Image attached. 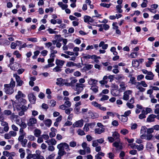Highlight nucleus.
I'll return each instance as SVG.
<instances>
[{
	"label": "nucleus",
	"instance_id": "1",
	"mask_svg": "<svg viewBox=\"0 0 159 159\" xmlns=\"http://www.w3.org/2000/svg\"><path fill=\"white\" fill-rule=\"evenodd\" d=\"M84 84L80 83H76V84L73 89L74 90L76 91V92L74 93L73 95L75 96L79 94L83 90Z\"/></svg>",
	"mask_w": 159,
	"mask_h": 159
},
{
	"label": "nucleus",
	"instance_id": "2",
	"mask_svg": "<svg viewBox=\"0 0 159 159\" xmlns=\"http://www.w3.org/2000/svg\"><path fill=\"white\" fill-rule=\"evenodd\" d=\"M4 90L7 94H11L14 92V88L9 86V84H4Z\"/></svg>",
	"mask_w": 159,
	"mask_h": 159
},
{
	"label": "nucleus",
	"instance_id": "3",
	"mask_svg": "<svg viewBox=\"0 0 159 159\" xmlns=\"http://www.w3.org/2000/svg\"><path fill=\"white\" fill-rule=\"evenodd\" d=\"M37 123V119L35 118L31 117L28 120L27 125L29 126H33Z\"/></svg>",
	"mask_w": 159,
	"mask_h": 159
},
{
	"label": "nucleus",
	"instance_id": "4",
	"mask_svg": "<svg viewBox=\"0 0 159 159\" xmlns=\"http://www.w3.org/2000/svg\"><path fill=\"white\" fill-rule=\"evenodd\" d=\"M13 77L16 78V81L17 83V86H21L24 84V82L21 80L20 77L16 74H14Z\"/></svg>",
	"mask_w": 159,
	"mask_h": 159
},
{
	"label": "nucleus",
	"instance_id": "5",
	"mask_svg": "<svg viewBox=\"0 0 159 159\" xmlns=\"http://www.w3.org/2000/svg\"><path fill=\"white\" fill-rule=\"evenodd\" d=\"M113 146L117 148V149L121 150L123 148L122 143L120 142V139H118L113 144Z\"/></svg>",
	"mask_w": 159,
	"mask_h": 159
},
{
	"label": "nucleus",
	"instance_id": "6",
	"mask_svg": "<svg viewBox=\"0 0 159 159\" xmlns=\"http://www.w3.org/2000/svg\"><path fill=\"white\" fill-rule=\"evenodd\" d=\"M132 92L129 90L126 91L124 93L123 99L125 100H128L129 98V95L131 94Z\"/></svg>",
	"mask_w": 159,
	"mask_h": 159
},
{
	"label": "nucleus",
	"instance_id": "7",
	"mask_svg": "<svg viewBox=\"0 0 159 159\" xmlns=\"http://www.w3.org/2000/svg\"><path fill=\"white\" fill-rule=\"evenodd\" d=\"M93 18L88 16H85L84 17V22L90 24V23H93L94 21Z\"/></svg>",
	"mask_w": 159,
	"mask_h": 159
},
{
	"label": "nucleus",
	"instance_id": "8",
	"mask_svg": "<svg viewBox=\"0 0 159 159\" xmlns=\"http://www.w3.org/2000/svg\"><path fill=\"white\" fill-rule=\"evenodd\" d=\"M84 121L83 120H81L76 121L73 125L74 127H81L83 125Z\"/></svg>",
	"mask_w": 159,
	"mask_h": 159
},
{
	"label": "nucleus",
	"instance_id": "9",
	"mask_svg": "<svg viewBox=\"0 0 159 159\" xmlns=\"http://www.w3.org/2000/svg\"><path fill=\"white\" fill-rule=\"evenodd\" d=\"M29 101L32 103L34 104L35 102L36 97L32 93H30L28 95Z\"/></svg>",
	"mask_w": 159,
	"mask_h": 159
},
{
	"label": "nucleus",
	"instance_id": "10",
	"mask_svg": "<svg viewBox=\"0 0 159 159\" xmlns=\"http://www.w3.org/2000/svg\"><path fill=\"white\" fill-rule=\"evenodd\" d=\"M157 117V116L154 114H151L149 115L147 119V122H151L155 121V118Z\"/></svg>",
	"mask_w": 159,
	"mask_h": 159
},
{
	"label": "nucleus",
	"instance_id": "11",
	"mask_svg": "<svg viewBox=\"0 0 159 159\" xmlns=\"http://www.w3.org/2000/svg\"><path fill=\"white\" fill-rule=\"evenodd\" d=\"M97 56L95 55H90L88 54H84L83 55V58L85 59H96Z\"/></svg>",
	"mask_w": 159,
	"mask_h": 159
},
{
	"label": "nucleus",
	"instance_id": "12",
	"mask_svg": "<svg viewBox=\"0 0 159 159\" xmlns=\"http://www.w3.org/2000/svg\"><path fill=\"white\" fill-rule=\"evenodd\" d=\"M45 142L49 145H55L57 143V141L54 139L53 138L46 140Z\"/></svg>",
	"mask_w": 159,
	"mask_h": 159
},
{
	"label": "nucleus",
	"instance_id": "13",
	"mask_svg": "<svg viewBox=\"0 0 159 159\" xmlns=\"http://www.w3.org/2000/svg\"><path fill=\"white\" fill-rule=\"evenodd\" d=\"M66 154L64 149L58 150V156H57V159H60L62 156Z\"/></svg>",
	"mask_w": 159,
	"mask_h": 159
},
{
	"label": "nucleus",
	"instance_id": "14",
	"mask_svg": "<svg viewBox=\"0 0 159 159\" xmlns=\"http://www.w3.org/2000/svg\"><path fill=\"white\" fill-rule=\"evenodd\" d=\"M51 132L49 134V137L50 138H52L54 137L56 135V133L57 132V130L56 129L53 127H52L51 129Z\"/></svg>",
	"mask_w": 159,
	"mask_h": 159
},
{
	"label": "nucleus",
	"instance_id": "15",
	"mask_svg": "<svg viewBox=\"0 0 159 159\" xmlns=\"http://www.w3.org/2000/svg\"><path fill=\"white\" fill-rule=\"evenodd\" d=\"M65 62V61H64L60 59H57L56 60V64L57 65L59 66L62 68Z\"/></svg>",
	"mask_w": 159,
	"mask_h": 159
},
{
	"label": "nucleus",
	"instance_id": "16",
	"mask_svg": "<svg viewBox=\"0 0 159 159\" xmlns=\"http://www.w3.org/2000/svg\"><path fill=\"white\" fill-rule=\"evenodd\" d=\"M118 118L122 122H126L128 120V117L125 116L124 115H122L121 116L118 115Z\"/></svg>",
	"mask_w": 159,
	"mask_h": 159
},
{
	"label": "nucleus",
	"instance_id": "17",
	"mask_svg": "<svg viewBox=\"0 0 159 159\" xmlns=\"http://www.w3.org/2000/svg\"><path fill=\"white\" fill-rule=\"evenodd\" d=\"M141 85V84L140 83V82H137V83H135V85L136 86V88L139 89L141 92H144L145 91V89L143 88Z\"/></svg>",
	"mask_w": 159,
	"mask_h": 159
},
{
	"label": "nucleus",
	"instance_id": "18",
	"mask_svg": "<svg viewBox=\"0 0 159 159\" xmlns=\"http://www.w3.org/2000/svg\"><path fill=\"white\" fill-rule=\"evenodd\" d=\"M88 114H89V116L93 119H95L98 117L99 115L96 113H93V112L89 111L88 112Z\"/></svg>",
	"mask_w": 159,
	"mask_h": 159
},
{
	"label": "nucleus",
	"instance_id": "19",
	"mask_svg": "<svg viewBox=\"0 0 159 159\" xmlns=\"http://www.w3.org/2000/svg\"><path fill=\"white\" fill-rule=\"evenodd\" d=\"M21 97L25 98V95L22 93L21 91H19L17 92V94L16 95L15 98L17 99H18L21 98L20 97Z\"/></svg>",
	"mask_w": 159,
	"mask_h": 159
},
{
	"label": "nucleus",
	"instance_id": "20",
	"mask_svg": "<svg viewBox=\"0 0 159 159\" xmlns=\"http://www.w3.org/2000/svg\"><path fill=\"white\" fill-rule=\"evenodd\" d=\"M119 85L120 87L119 90L121 91H122V90H125L127 86V85L125 84L124 82H120Z\"/></svg>",
	"mask_w": 159,
	"mask_h": 159
},
{
	"label": "nucleus",
	"instance_id": "21",
	"mask_svg": "<svg viewBox=\"0 0 159 159\" xmlns=\"http://www.w3.org/2000/svg\"><path fill=\"white\" fill-rule=\"evenodd\" d=\"M108 79V76H107L106 75L104 76L103 80H102L100 81H99V83L102 84H107L108 82V80L107 79Z\"/></svg>",
	"mask_w": 159,
	"mask_h": 159
},
{
	"label": "nucleus",
	"instance_id": "22",
	"mask_svg": "<svg viewBox=\"0 0 159 159\" xmlns=\"http://www.w3.org/2000/svg\"><path fill=\"white\" fill-rule=\"evenodd\" d=\"M105 129L104 128H96L94 129L95 133L96 134H100L104 132Z\"/></svg>",
	"mask_w": 159,
	"mask_h": 159
},
{
	"label": "nucleus",
	"instance_id": "23",
	"mask_svg": "<svg viewBox=\"0 0 159 159\" xmlns=\"http://www.w3.org/2000/svg\"><path fill=\"white\" fill-rule=\"evenodd\" d=\"M98 46L100 47H102V49L105 50L107 48L108 45L107 44H105V42H104L101 41Z\"/></svg>",
	"mask_w": 159,
	"mask_h": 159
},
{
	"label": "nucleus",
	"instance_id": "24",
	"mask_svg": "<svg viewBox=\"0 0 159 159\" xmlns=\"http://www.w3.org/2000/svg\"><path fill=\"white\" fill-rule=\"evenodd\" d=\"M112 136L114 139L116 140H117L118 139H120L119 138L120 137V134H119L117 132L115 131L112 132Z\"/></svg>",
	"mask_w": 159,
	"mask_h": 159
},
{
	"label": "nucleus",
	"instance_id": "25",
	"mask_svg": "<svg viewBox=\"0 0 159 159\" xmlns=\"http://www.w3.org/2000/svg\"><path fill=\"white\" fill-rule=\"evenodd\" d=\"M43 122L45 125L48 127L51 125L52 123V120L50 119H47L44 121Z\"/></svg>",
	"mask_w": 159,
	"mask_h": 159
},
{
	"label": "nucleus",
	"instance_id": "26",
	"mask_svg": "<svg viewBox=\"0 0 159 159\" xmlns=\"http://www.w3.org/2000/svg\"><path fill=\"white\" fill-rule=\"evenodd\" d=\"M57 80L56 84L57 85L60 86H62L64 85V83L62 82L63 79L61 78H57Z\"/></svg>",
	"mask_w": 159,
	"mask_h": 159
},
{
	"label": "nucleus",
	"instance_id": "27",
	"mask_svg": "<svg viewBox=\"0 0 159 159\" xmlns=\"http://www.w3.org/2000/svg\"><path fill=\"white\" fill-rule=\"evenodd\" d=\"M34 134L36 137H39L40 135L41 134V131L39 129H35L34 130Z\"/></svg>",
	"mask_w": 159,
	"mask_h": 159
},
{
	"label": "nucleus",
	"instance_id": "28",
	"mask_svg": "<svg viewBox=\"0 0 159 159\" xmlns=\"http://www.w3.org/2000/svg\"><path fill=\"white\" fill-rule=\"evenodd\" d=\"M85 66L83 67V69L85 70H88L93 67V65L91 64H84Z\"/></svg>",
	"mask_w": 159,
	"mask_h": 159
},
{
	"label": "nucleus",
	"instance_id": "29",
	"mask_svg": "<svg viewBox=\"0 0 159 159\" xmlns=\"http://www.w3.org/2000/svg\"><path fill=\"white\" fill-rule=\"evenodd\" d=\"M90 89L94 93H96L98 92V87L96 85H92L91 86Z\"/></svg>",
	"mask_w": 159,
	"mask_h": 159
},
{
	"label": "nucleus",
	"instance_id": "30",
	"mask_svg": "<svg viewBox=\"0 0 159 159\" xmlns=\"http://www.w3.org/2000/svg\"><path fill=\"white\" fill-rule=\"evenodd\" d=\"M115 79L117 80H122L125 79V76L122 74L116 75Z\"/></svg>",
	"mask_w": 159,
	"mask_h": 159
},
{
	"label": "nucleus",
	"instance_id": "31",
	"mask_svg": "<svg viewBox=\"0 0 159 159\" xmlns=\"http://www.w3.org/2000/svg\"><path fill=\"white\" fill-rule=\"evenodd\" d=\"M13 116V115H12V116ZM14 116V118H16V124L20 125V123L21 122V120H20V118L17 115H13Z\"/></svg>",
	"mask_w": 159,
	"mask_h": 159
},
{
	"label": "nucleus",
	"instance_id": "32",
	"mask_svg": "<svg viewBox=\"0 0 159 159\" xmlns=\"http://www.w3.org/2000/svg\"><path fill=\"white\" fill-rule=\"evenodd\" d=\"M145 111L144 110H143L142 111L141 113L140 114L139 116V118L140 119H142L143 118H144L146 117L145 116Z\"/></svg>",
	"mask_w": 159,
	"mask_h": 159
},
{
	"label": "nucleus",
	"instance_id": "33",
	"mask_svg": "<svg viewBox=\"0 0 159 159\" xmlns=\"http://www.w3.org/2000/svg\"><path fill=\"white\" fill-rule=\"evenodd\" d=\"M132 65L134 67H137L139 65V63L136 60H134L132 61Z\"/></svg>",
	"mask_w": 159,
	"mask_h": 159
},
{
	"label": "nucleus",
	"instance_id": "34",
	"mask_svg": "<svg viewBox=\"0 0 159 159\" xmlns=\"http://www.w3.org/2000/svg\"><path fill=\"white\" fill-rule=\"evenodd\" d=\"M111 94L114 96H116L119 95V91L116 90H112L111 91Z\"/></svg>",
	"mask_w": 159,
	"mask_h": 159
},
{
	"label": "nucleus",
	"instance_id": "35",
	"mask_svg": "<svg viewBox=\"0 0 159 159\" xmlns=\"http://www.w3.org/2000/svg\"><path fill=\"white\" fill-rule=\"evenodd\" d=\"M9 84V86L12 87L13 88L15 87L16 85V82L13 80V79L11 78V80L10 83L9 84Z\"/></svg>",
	"mask_w": 159,
	"mask_h": 159
},
{
	"label": "nucleus",
	"instance_id": "36",
	"mask_svg": "<svg viewBox=\"0 0 159 159\" xmlns=\"http://www.w3.org/2000/svg\"><path fill=\"white\" fill-rule=\"evenodd\" d=\"M77 133L78 135L80 136H82L85 134L84 131L80 129H78Z\"/></svg>",
	"mask_w": 159,
	"mask_h": 159
},
{
	"label": "nucleus",
	"instance_id": "37",
	"mask_svg": "<svg viewBox=\"0 0 159 159\" xmlns=\"http://www.w3.org/2000/svg\"><path fill=\"white\" fill-rule=\"evenodd\" d=\"M61 68L62 67L57 66L53 69V70L56 72H61Z\"/></svg>",
	"mask_w": 159,
	"mask_h": 159
},
{
	"label": "nucleus",
	"instance_id": "38",
	"mask_svg": "<svg viewBox=\"0 0 159 159\" xmlns=\"http://www.w3.org/2000/svg\"><path fill=\"white\" fill-rule=\"evenodd\" d=\"M78 81V80L76 79H73L71 80L70 82L71 86L73 89V88L75 86V84Z\"/></svg>",
	"mask_w": 159,
	"mask_h": 159
},
{
	"label": "nucleus",
	"instance_id": "39",
	"mask_svg": "<svg viewBox=\"0 0 159 159\" xmlns=\"http://www.w3.org/2000/svg\"><path fill=\"white\" fill-rule=\"evenodd\" d=\"M41 153V152L39 150H36V154H33V158L34 159H37L39 154H40Z\"/></svg>",
	"mask_w": 159,
	"mask_h": 159
},
{
	"label": "nucleus",
	"instance_id": "40",
	"mask_svg": "<svg viewBox=\"0 0 159 159\" xmlns=\"http://www.w3.org/2000/svg\"><path fill=\"white\" fill-rule=\"evenodd\" d=\"M76 66V63H74L72 61H69L66 64V66L67 67H70L71 66Z\"/></svg>",
	"mask_w": 159,
	"mask_h": 159
},
{
	"label": "nucleus",
	"instance_id": "41",
	"mask_svg": "<svg viewBox=\"0 0 159 159\" xmlns=\"http://www.w3.org/2000/svg\"><path fill=\"white\" fill-rule=\"evenodd\" d=\"M137 82H136L135 78L134 77H131L130 78L129 83H131L132 84H135V83Z\"/></svg>",
	"mask_w": 159,
	"mask_h": 159
},
{
	"label": "nucleus",
	"instance_id": "42",
	"mask_svg": "<svg viewBox=\"0 0 159 159\" xmlns=\"http://www.w3.org/2000/svg\"><path fill=\"white\" fill-rule=\"evenodd\" d=\"M50 34H57L58 32L57 31H54L51 28H49L47 30Z\"/></svg>",
	"mask_w": 159,
	"mask_h": 159
},
{
	"label": "nucleus",
	"instance_id": "43",
	"mask_svg": "<svg viewBox=\"0 0 159 159\" xmlns=\"http://www.w3.org/2000/svg\"><path fill=\"white\" fill-rule=\"evenodd\" d=\"M27 140L25 139L23 140L20 141V142L21 143V144L22 147H25L27 142Z\"/></svg>",
	"mask_w": 159,
	"mask_h": 159
},
{
	"label": "nucleus",
	"instance_id": "44",
	"mask_svg": "<svg viewBox=\"0 0 159 159\" xmlns=\"http://www.w3.org/2000/svg\"><path fill=\"white\" fill-rule=\"evenodd\" d=\"M147 128L145 126H142L140 130L141 134H145L146 132Z\"/></svg>",
	"mask_w": 159,
	"mask_h": 159
},
{
	"label": "nucleus",
	"instance_id": "45",
	"mask_svg": "<svg viewBox=\"0 0 159 159\" xmlns=\"http://www.w3.org/2000/svg\"><path fill=\"white\" fill-rule=\"evenodd\" d=\"M57 147L58 150L64 149L63 143H61L60 144H58L57 145Z\"/></svg>",
	"mask_w": 159,
	"mask_h": 159
},
{
	"label": "nucleus",
	"instance_id": "46",
	"mask_svg": "<svg viewBox=\"0 0 159 159\" xmlns=\"http://www.w3.org/2000/svg\"><path fill=\"white\" fill-rule=\"evenodd\" d=\"M19 102L20 103L21 105H22L25 104H26V101L25 99L23 98H21L19 99Z\"/></svg>",
	"mask_w": 159,
	"mask_h": 159
},
{
	"label": "nucleus",
	"instance_id": "47",
	"mask_svg": "<svg viewBox=\"0 0 159 159\" xmlns=\"http://www.w3.org/2000/svg\"><path fill=\"white\" fill-rule=\"evenodd\" d=\"M122 7L120 5H117L116 6V8L118 12L119 13H122L123 11L121 9Z\"/></svg>",
	"mask_w": 159,
	"mask_h": 159
},
{
	"label": "nucleus",
	"instance_id": "48",
	"mask_svg": "<svg viewBox=\"0 0 159 159\" xmlns=\"http://www.w3.org/2000/svg\"><path fill=\"white\" fill-rule=\"evenodd\" d=\"M143 148V146L142 144H140L139 145H136L135 149H137L138 151H140L142 150Z\"/></svg>",
	"mask_w": 159,
	"mask_h": 159
},
{
	"label": "nucleus",
	"instance_id": "49",
	"mask_svg": "<svg viewBox=\"0 0 159 159\" xmlns=\"http://www.w3.org/2000/svg\"><path fill=\"white\" fill-rule=\"evenodd\" d=\"M74 69H70L69 68H67L65 69V72L67 74H68L70 73H72L74 72Z\"/></svg>",
	"mask_w": 159,
	"mask_h": 159
},
{
	"label": "nucleus",
	"instance_id": "50",
	"mask_svg": "<svg viewBox=\"0 0 159 159\" xmlns=\"http://www.w3.org/2000/svg\"><path fill=\"white\" fill-rule=\"evenodd\" d=\"M19 126L23 129L27 127L26 124L24 122L21 120V122L19 125Z\"/></svg>",
	"mask_w": 159,
	"mask_h": 159
},
{
	"label": "nucleus",
	"instance_id": "51",
	"mask_svg": "<svg viewBox=\"0 0 159 159\" xmlns=\"http://www.w3.org/2000/svg\"><path fill=\"white\" fill-rule=\"evenodd\" d=\"M140 92H141V91H140V90L139 91H138L137 92V93H136V96L137 97H138L137 96L138 95H140V96L139 97V99L141 100H142V99H143V93H141V94H141Z\"/></svg>",
	"mask_w": 159,
	"mask_h": 159
},
{
	"label": "nucleus",
	"instance_id": "52",
	"mask_svg": "<svg viewBox=\"0 0 159 159\" xmlns=\"http://www.w3.org/2000/svg\"><path fill=\"white\" fill-rule=\"evenodd\" d=\"M109 97L106 95H103L102 96V98L100 99V101H103L104 100H106L108 99Z\"/></svg>",
	"mask_w": 159,
	"mask_h": 159
},
{
	"label": "nucleus",
	"instance_id": "53",
	"mask_svg": "<svg viewBox=\"0 0 159 159\" xmlns=\"http://www.w3.org/2000/svg\"><path fill=\"white\" fill-rule=\"evenodd\" d=\"M129 131L126 129H123L121 130L120 133L123 135H125L128 134Z\"/></svg>",
	"mask_w": 159,
	"mask_h": 159
},
{
	"label": "nucleus",
	"instance_id": "54",
	"mask_svg": "<svg viewBox=\"0 0 159 159\" xmlns=\"http://www.w3.org/2000/svg\"><path fill=\"white\" fill-rule=\"evenodd\" d=\"M27 138L29 140L31 141H34L36 139L35 137L32 135H29Z\"/></svg>",
	"mask_w": 159,
	"mask_h": 159
},
{
	"label": "nucleus",
	"instance_id": "55",
	"mask_svg": "<svg viewBox=\"0 0 159 159\" xmlns=\"http://www.w3.org/2000/svg\"><path fill=\"white\" fill-rule=\"evenodd\" d=\"M28 41H31L33 42H37V39L36 38H28L27 39Z\"/></svg>",
	"mask_w": 159,
	"mask_h": 159
},
{
	"label": "nucleus",
	"instance_id": "56",
	"mask_svg": "<svg viewBox=\"0 0 159 159\" xmlns=\"http://www.w3.org/2000/svg\"><path fill=\"white\" fill-rule=\"evenodd\" d=\"M3 113L5 115L9 116L11 114V112L10 110H5L4 111Z\"/></svg>",
	"mask_w": 159,
	"mask_h": 159
},
{
	"label": "nucleus",
	"instance_id": "57",
	"mask_svg": "<svg viewBox=\"0 0 159 159\" xmlns=\"http://www.w3.org/2000/svg\"><path fill=\"white\" fill-rule=\"evenodd\" d=\"M143 2L141 4V6L143 8H144L147 7V3L148 2L147 0H143Z\"/></svg>",
	"mask_w": 159,
	"mask_h": 159
},
{
	"label": "nucleus",
	"instance_id": "58",
	"mask_svg": "<svg viewBox=\"0 0 159 159\" xmlns=\"http://www.w3.org/2000/svg\"><path fill=\"white\" fill-rule=\"evenodd\" d=\"M107 155V157L111 159H113L114 158V154L111 152L108 153Z\"/></svg>",
	"mask_w": 159,
	"mask_h": 159
},
{
	"label": "nucleus",
	"instance_id": "59",
	"mask_svg": "<svg viewBox=\"0 0 159 159\" xmlns=\"http://www.w3.org/2000/svg\"><path fill=\"white\" fill-rule=\"evenodd\" d=\"M153 135L151 134H147L146 135V139L149 140L151 139L153 137Z\"/></svg>",
	"mask_w": 159,
	"mask_h": 159
},
{
	"label": "nucleus",
	"instance_id": "60",
	"mask_svg": "<svg viewBox=\"0 0 159 159\" xmlns=\"http://www.w3.org/2000/svg\"><path fill=\"white\" fill-rule=\"evenodd\" d=\"M100 5L101 6H102L103 7H106L107 8H109L111 6L110 4H107L104 3H101L100 4Z\"/></svg>",
	"mask_w": 159,
	"mask_h": 159
},
{
	"label": "nucleus",
	"instance_id": "61",
	"mask_svg": "<svg viewBox=\"0 0 159 159\" xmlns=\"http://www.w3.org/2000/svg\"><path fill=\"white\" fill-rule=\"evenodd\" d=\"M153 132L154 130L152 127L148 129L147 128V134H151Z\"/></svg>",
	"mask_w": 159,
	"mask_h": 159
},
{
	"label": "nucleus",
	"instance_id": "62",
	"mask_svg": "<svg viewBox=\"0 0 159 159\" xmlns=\"http://www.w3.org/2000/svg\"><path fill=\"white\" fill-rule=\"evenodd\" d=\"M138 56V53L137 52H132L130 54V56L131 58H135Z\"/></svg>",
	"mask_w": 159,
	"mask_h": 159
},
{
	"label": "nucleus",
	"instance_id": "63",
	"mask_svg": "<svg viewBox=\"0 0 159 159\" xmlns=\"http://www.w3.org/2000/svg\"><path fill=\"white\" fill-rule=\"evenodd\" d=\"M4 137L6 139H9L11 138V136L9 133H8L6 134H4Z\"/></svg>",
	"mask_w": 159,
	"mask_h": 159
},
{
	"label": "nucleus",
	"instance_id": "64",
	"mask_svg": "<svg viewBox=\"0 0 159 159\" xmlns=\"http://www.w3.org/2000/svg\"><path fill=\"white\" fill-rule=\"evenodd\" d=\"M48 150L50 151H53L55 150V148L52 145H50L48 148Z\"/></svg>",
	"mask_w": 159,
	"mask_h": 159
}]
</instances>
